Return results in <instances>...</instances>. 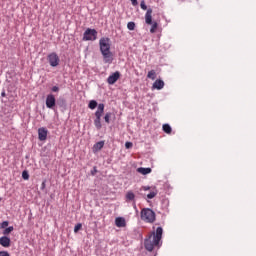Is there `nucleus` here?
Masks as SVG:
<instances>
[{
	"label": "nucleus",
	"mask_w": 256,
	"mask_h": 256,
	"mask_svg": "<svg viewBox=\"0 0 256 256\" xmlns=\"http://www.w3.org/2000/svg\"><path fill=\"white\" fill-rule=\"evenodd\" d=\"M147 78L155 81V79H157V72H155V70H150L147 74Z\"/></svg>",
	"instance_id": "obj_15"
},
{
	"label": "nucleus",
	"mask_w": 256,
	"mask_h": 256,
	"mask_svg": "<svg viewBox=\"0 0 256 256\" xmlns=\"http://www.w3.org/2000/svg\"><path fill=\"white\" fill-rule=\"evenodd\" d=\"M0 245L5 248L11 247V238L7 236L0 237Z\"/></svg>",
	"instance_id": "obj_10"
},
{
	"label": "nucleus",
	"mask_w": 256,
	"mask_h": 256,
	"mask_svg": "<svg viewBox=\"0 0 256 256\" xmlns=\"http://www.w3.org/2000/svg\"><path fill=\"white\" fill-rule=\"evenodd\" d=\"M162 129L164 131V133H167V135H171L173 129L171 128V126L169 124H164L162 126Z\"/></svg>",
	"instance_id": "obj_16"
},
{
	"label": "nucleus",
	"mask_w": 256,
	"mask_h": 256,
	"mask_svg": "<svg viewBox=\"0 0 256 256\" xmlns=\"http://www.w3.org/2000/svg\"><path fill=\"white\" fill-rule=\"evenodd\" d=\"M137 172L140 173L141 175H149V173H151V168L140 167L137 169Z\"/></svg>",
	"instance_id": "obj_14"
},
{
	"label": "nucleus",
	"mask_w": 256,
	"mask_h": 256,
	"mask_svg": "<svg viewBox=\"0 0 256 256\" xmlns=\"http://www.w3.org/2000/svg\"><path fill=\"white\" fill-rule=\"evenodd\" d=\"M127 29H129V31H135V22H128Z\"/></svg>",
	"instance_id": "obj_24"
},
{
	"label": "nucleus",
	"mask_w": 256,
	"mask_h": 256,
	"mask_svg": "<svg viewBox=\"0 0 256 256\" xmlns=\"http://www.w3.org/2000/svg\"><path fill=\"white\" fill-rule=\"evenodd\" d=\"M161 239H163V228L158 227L156 231L151 232V234L144 240L146 251L151 252L154 249H159V247H161Z\"/></svg>",
	"instance_id": "obj_1"
},
{
	"label": "nucleus",
	"mask_w": 256,
	"mask_h": 256,
	"mask_svg": "<svg viewBox=\"0 0 256 256\" xmlns=\"http://www.w3.org/2000/svg\"><path fill=\"white\" fill-rule=\"evenodd\" d=\"M7 227H9V221H3L0 224V229H7Z\"/></svg>",
	"instance_id": "obj_26"
},
{
	"label": "nucleus",
	"mask_w": 256,
	"mask_h": 256,
	"mask_svg": "<svg viewBox=\"0 0 256 256\" xmlns=\"http://www.w3.org/2000/svg\"><path fill=\"white\" fill-rule=\"evenodd\" d=\"M145 23L146 25H152L150 28V33H155L159 24L157 22H153V9L149 8L145 14Z\"/></svg>",
	"instance_id": "obj_3"
},
{
	"label": "nucleus",
	"mask_w": 256,
	"mask_h": 256,
	"mask_svg": "<svg viewBox=\"0 0 256 256\" xmlns=\"http://www.w3.org/2000/svg\"><path fill=\"white\" fill-rule=\"evenodd\" d=\"M115 225H116V227H126L127 222L125 221V218L117 217L115 219Z\"/></svg>",
	"instance_id": "obj_13"
},
{
	"label": "nucleus",
	"mask_w": 256,
	"mask_h": 256,
	"mask_svg": "<svg viewBox=\"0 0 256 256\" xmlns=\"http://www.w3.org/2000/svg\"><path fill=\"white\" fill-rule=\"evenodd\" d=\"M97 40V30L88 28L84 32L83 41H96Z\"/></svg>",
	"instance_id": "obj_5"
},
{
	"label": "nucleus",
	"mask_w": 256,
	"mask_h": 256,
	"mask_svg": "<svg viewBox=\"0 0 256 256\" xmlns=\"http://www.w3.org/2000/svg\"><path fill=\"white\" fill-rule=\"evenodd\" d=\"M47 133H49L46 128L42 127L38 129V139L39 141H46L47 140Z\"/></svg>",
	"instance_id": "obj_9"
},
{
	"label": "nucleus",
	"mask_w": 256,
	"mask_h": 256,
	"mask_svg": "<svg viewBox=\"0 0 256 256\" xmlns=\"http://www.w3.org/2000/svg\"><path fill=\"white\" fill-rule=\"evenodd\" d=\"M103 113H105V104H98L97 111L95 112V117L101 118L103 117Z\"/></svg>",
	"instance_id": "obj_12"
},
{
	"label": "nucleus",
	"mask_w": 256,
	"mask_h": 256,
	"mask_svg": "<svg viewBox=\"0 0 256 256\" xmlns=\"http://www.w3.org/2000/svg\"><path fill=\"white\" fill-rule=\"evenodd\" d=\"M141 219L146 223H155V212L150 208H144L141 210Z\"/></svg>",
	"instance_id": "obj_4"
},
{
	"label": "nucleus",
	"mask_w": 256,
	"mask_h": 256,
	"mask_svg": "<svg viewBox=\"0 0 256 256\" xmlns=\"http://www.w3.org/2000/svg\"><path fill=\"white\" fill-rule=\"evenodd\" d=\"M133 7H137V5H139V2H137V0H130Z\"/></svg>",
	"instance_id": "obj_31"
},
{
	"label": "nucleus",
	"mask_w": 256,
	"mask_h": 256,
	"mask_svg": "<svg viewBox=\"0 0 256 256\" xmlns=\"http://www.w3.org/2000/svg\"><path fill=\"white\" fill-rule=\"evenodd\" d=\"M53 93H58L59 88L57 86L52 87Z\"/></svg>",
	"instance_id": "obj_33"
},
{
	"label": "nucleus",
	"mask_w": 256,
	"mask_h": 256,
	"mask_svg": "<svg viewBox=\"0 0 256 256\" xmlns=\"http://www.w3.org/2000/svg\"><path fill=\"white\" fill-rule=\"evenodd\" d=\"M14 229L15 228L13 226L5 228L4 231H3V235H5V237H6V235H9V233H12V231H14Z\"/></svg>",
	"instance_id": "obj_20"
},
{
	"label": "nucleus",
	"mask_w": 256,
	"mask_h": 256,
	"mask_svg": "<svg viewBox=\"0 0 256 256\" xmlns=\"http://www.w3.org/2000/svg\"><path fill=\"white\" fill-rule=\"evenodd\" d=\"M22 179H24L25 181L29 179V173L27 171L22 172Z\"/></svg>",
	"instance_id": "obj_28"
},
{
	"label": "nucleus",
	"mask_w": 256,
	"mask_h": 256,
	"mask_svg": "<svg viewBox=\"0 0 256 256\" xmlns=\"http://www.w3.org/2000/svg\"><path fill=\"white\" fill-rule=\"evenodd\" d=\"M131 147H133V143L132 142H126L125 143V148L126 149H131Z\"/></svg>",
	"instance_id": "obj_29"
},
{
	"label": "nucleus",
	"mask_w": 256,
	"mask_h": 256,
	"mask_svg": "<svg viewBox=\"0 0 256 256\" xmlns=\"http://www.w3.org/2000/svg\"><path fill=\"white\" fill-rule=\"evenodd\" d=\"M47 59H48L49 65H50L51 67H57V66H59V63H60V61H61V60L59 59V55H57V53H55V52L50 53V54L48 55Z\"/></svg>",
	"instance_id": "obj_6"
},
{
	"label": "nucleus",
	"mask_w": 256,
	"mask_h": 256,
	"mask_svg": "<svg viewBox=\"0 0 256 256\" xmlns=\"http://www.w3.org/2000/svg\"><path fill=\"white\" fill-rule=\"evenodd\" d=\"M155 197H157V190H154L147 195V199H155Z\"/></svg>",
	"instance_id": "obj_23"
},
{
	"label": "nucleus",
	"mask_w": 256,
	"mask_h": 256,
	"mask_svg": "<svg viewBox=\"0 0 256 256\" xmlns=\"http://www.w3.org/2000/svg\"><path fill=\"white\" fill-rule=\"evenodd\" d=\"M94 125L96 127V129H101L102 125H101V118L99 117H96L95 120H94Z\"/></svg>",
	"instance_id": "obj_19"
},
{
	"label": "nucleus",
	"mask_w": 256,
	"mask_h": 256,
	"mask_svg": "<svg viewBox=\"0 0 256 256\" xmlns=\"http://www.w3.org/2000/svg\"><path fill=\"white\" fill-rule=\"evenodd\" d=\"M98 106L97 101L91 100L88 104L89 109H95Z\"/></svg>",
	"instance_id": "obj_21"
},
{
	"label": "nucleus",
	"mask_w": 256,
	"mask_h": 256,
	"mask_svg": "<svg viewBox=\"0 0 256 256\" xmlns=\"http://www.w3.org/2000/svg\"><path fill=\"white\" fill-rule=\"evenodd\" d=\"M164 87L165 82L161 79H157L152 85V89H157L158 91H161V89H163Z\"/></svg>",
	"instance_id": "obj_11"
},
{
	"label": "nucleus",
	"mask_w": 256,
	"mask_h": 256,
	"mask_svg": "<svg viewBox=\"0 0 256 256\" xmlns=\"http://www.w3.org/2000/svg\"><path fill=\"white\" fill-rule=\"evenodd\" d=\"M83 227V224L78 223L74 227V233H79L80 229Z\"/></svg>",
	"instance_id": "obj_25"
},
{
	"label": "nucleus",
	"mask_w": 256,
	"mask_h": 256,
	"mask_svg": "<svg viewBox=\"0 0 256 256\" xmlns=\"http://www.w3.org/2000/svg\"><path fill=\"white\" fill-rule=\"evenodd\" d=\"M45 187H46V181H43L41 184V189L43 190V189H45Z\"/></svg>",
	"instance_id": "obj_34"
},
{
	"label": "nucleus",
	"mask_w": 256,
	"mask_h": 256,
	"mask_svg": "<svg viewBox=\"0 0 256 256\" xmlns=\"http://www.w3.org/2000/svg\"><path fill=\"white\" fill-rule=\"evenodd\" d=\"M151 189V187L149 186H142L141 190L142 191H149Z\"/></svg>",
	"instance_id": "obj_32"
},
{
	"label": "nucleus",
	"mask_w": 256,
	"mask_h": 256,
	"mask_svg": "<svg viewBox=\"0 0 256 256\" xmlns=\"http://www.w3.org/2000/svg\"><path fill=\"white\" fill-rule=\"evenodd\" d=\"M100 51L103 55L104 63H113V53L111 52V44L109 38H101L99 40Z\"/></svg>",
	"instance_id": "obj_2"
},
{
	"label": "nucleus",
	"mask_w": 256,
	"mask_h": 256,
	"mask_svg": "<svg viewBox=\"0 0 256 256\" xmlns=\"http://www.w3.org/2000/svg\"><path fill=\"white\" fill-rule=\"evenodd\" d=\"M119 77H121V73H119V71H116L107 78V83L109 85H115V83L119 81Z\"/></svg>",
	"instance_id": "obj_7"
},
{
	"label": "nucleus",
	"mask_w": 256,
	"mask_h": 256,
	"mask_svg": "<svg viewBox=\"0 0 256 256\" xmlns=\"http://www.w3.org/2000/svg\"><path fill=\"white\" fill-rule=\"evenodd\" d=\"M126 201H135V194L133 191H128L126 193Z\"/></svg>",
	"instance_id": "obj_17"
},
{
	"label": "nucleus",
	"mask_w": 256,
	"mask_h": 256,
	"mask_svg": "<svg viewBox=\"0 0 256 256\" xmlns=\"http://www.w3.org/2000/svg\"><path fill=\"white\" fill-rule=\"evenodd\" d=\"M105 123H111V112H107L104 116Z\"/></svg>",
	"instance_id": "obj_22"
},
{
	"label": "nucleus",
	"mask_w": 256,
	"mask_h": 256,
	"mask_svg": "<svg viewBox=\"0 0 256 256\" xmlns=\"http://www.w3.org/2000/svg\"><path fill=\"white\" fill-rule=\"evenodd\" d=\"M140 7L143 11H147V4H145V0H142L140 3Z\"/></svg>",
	"instance_id": "obj_27"
},
{
	"label": "nucleus",
	"mask_w": 256,
	"mask_h": 256,
	"mask_svg": "<svg viewBox=\"0 0 256 256\" xmlns=\"http://www.w3.org/2000/svg\"><path fill=\"white\" fill-rule=\"evenodd\" d=\"M0 256H11L7 251H0Z\"/></svg>",
	"instance_id": "obj_30"
},
{
	"label": "nucleus",
	"mask_w": 256,
	"mask_h": 256,
	"mask_svg": "<svg viewBox=\"0 0 256 256\" xmlns=\"http://www.w3.org/2000/svg\"><path fill=\"white\" fill-rule=\"evenodd\" d=\"M104 145H105V142H104V141L97 142V143L94 145L95 151H101V148L104 147Z\"/></svg>",
	"instance_id": "obj_18"
},
{
	"label": "nucleus",
	"mask_w": 256,
	"mask_h": 256,
	"mask_svg": "<svg viewBox=\"0 0 256 256\" xmlns=\"http://www.w3.org/2000/svg\"><path fill=\"white\" fill-rule=\"evenodd\" d=\"M5 95H6L5 92L1 93V97H5Z\"/></svg>",
	"instance_id": "obj_35"
},
{
	"label": "nucleus",
	"mask_w": 256,
	"mask_h": 256,
	"mask_svg": "<svg viewBox=\"0 0 256 256\" xmlns=\"http://www.w3.org/2000/svg\"><path fill=\"white\" fill-rule=\"evenodd\" d=\"M55 103H56L55 95L48 94L46 97V107L48 109H53V107H55Z\"/></svg>",
	"instance_id": "obj_8"
}]
</instances>
